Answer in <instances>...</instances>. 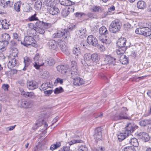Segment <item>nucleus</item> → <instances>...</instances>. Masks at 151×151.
Here are the masks:
<instances>
[{
	"label": "nucleus",
	"instance_id": "obj_1",
	"mask_svg": "<svg viewBox=\"0 0 151 151\" xmlns=\"http://www.w3.org/2000/svg\"><path fill=\"white\" fill-rule=\"evenodd\" d=\"M127 40L125 38L121 37L118 39L116 43V46L118 48L116 50V53L119 55L123 54L127 48L126 46Z\"/></svg>",
	"mask_w": 151,
	"mask_h": 151
},
{
	"label": "nucleus",
	"instance_id": "obj_2",
	"mask_svg": "<svg viewBox=\"0 0 151 151\" xmlns=\"http://www.w3.org/2000/svg\"><path fill=\"white\" fill-rule=\"evenodd\" d=\"M73 29L72 25H70L67 29H62L61 31H58L57 32L52 35V37L54 38H58L61 37L64 39H68L70 37V31Z\"/></svg>",
	"mask_w": 151,
	"mask_h": 151
},
{
	"label": "nucleus",
	"instance_id": "obj_3",
	"mask_svg": "<svg viewBox=\"0 0 151 151\" xmlns=\"http://www.w3.org/2000/svg\"><path fill=\"white\" fill-rule=\"evenodd\" d=\"M121 26V22L119 20H114L109 26V31L113 33L117 32L120 30Z\"/></svg>",
	"mask_w": 151,
	"mask_h": 151
},
{
	"label": "nucleus",
	"instance_id": "obj_4",
	"mask_svg": "<svg viewBox=\"0 0 151 151\" xmlns=\"http://www.w3.org/2000/svg\"><path fill=\"white\" fill-rule=\"evenodd\" d=\"M33 59L35 62L33 66L36 69H39L40 67L44 65L41 55L37 53L35 55Z\"/></svg>",
	"mask_w": 151,
	"mask_h": 151
},
{
	"label": "nucleus",
	"instance_id": "obj_5",
	"mask_svg": "<svg viewBox=\"0 0 151 151\" xmlns=\"http://www.w3.org/2000/svg\"><path fill=\"white\" fill-rule=\"evenodd\" d=\"M136 33L145 36H149L151 32V30L148 27H143L137 28L135 31Z\"/></svg>",
	"mask_w": 151,
	"mask_h": 151
},
{
	"label": "nucleus",
	"instance_id": "obj_6",
	"mask_svg": "<svg viewBox=\"0 0 151 151\" xmlns=\"http://www.w3.org/2000/svg\"><path fill=\"white\" fill-rule=\"evenodd\" d=\"M99 40L103 43V45L99 47V49L101 51H104L105 50V45L109 44L111 42V40L109 38L106 36H100Z\"/></svg>",
	"mask_w": 151,
	"mask_h": 151
},
{
	"label": "nucleus",
	"instance_id": "obj_7",
	"mask_svg": "<svg viewBox=\"0 0 151 151\" xmlns=\"http://www.w3.org/2000/svg\"><path fill=\"white\" fill-rule=\"evenodd\" d=\"M35 40L34 38L31 36H25L24 38L23 42H21V43L25 46L27 45H32L33 46L36 45L35 42Z\"/></svg>",
	"mask_w": 151,
	"mask_h": 151
},
{
	"label": "nucleus",
	"instance_id": "obj_8",
	"mask_svg": "<svg viewBox=\"0 0 151 151\" xmlns=\"http://www.w3.org/2000/svg\"><path fill=\"white\" fill-rule=\"evenodd\" d=\"M124 111L121 112L119 114L116 115L114 116V119L115 120H118L122 119H128L129 118L127 114L126 111L127 110V108L125 107H123Z\"/></svg>",
	"mask_w": 151,
	"mask_h": 151
},
{
	"label": "nucleus",
	"instance_id": "obj_9",
	"mask_svg": "<svg viewBox=\"0 0 151 151\" xmlns=\"http://www.w3.org/2000/svg\"><path fill=\"white\" fill-rule=\"evenodd\" d=\"M58 44L60 46L62 51L66 55H68L70 54L68 47L66 45L65 42L63 40L59 39L58 41Z\"/></svg>",
	"mask_w": 151,
	"mask_h": 151
},
{
	"label": "nucleus",
	"instance_id": "obj_10",
	"mask_svg": "<svg viewBox=\"0 0 151 151\" xmlns=\"http://www.w3.org/2000/svg\"><path fill=\"white\" fill-rule=\"evenodd\" d=\"M70 76L73 80V83L74 85L80 86L84 83L85 82L83 79L78 77L79 76L78 73V75L74 76L72 75Z\"/></svg>",
	"mask_w": 151,
	"mask_h": 151
},
{
	"label": "nucleus",
	"instance_id": "obj_11",
	"mask_svg": "<svg viewBox=\"0 0 151 151\" xmlns=\"http://www.w3.org/2000/svg\"><path fill=\"white\" fill-rule=\"evenodd\" d=\"M78 72L77 63L74 61H72L70 65V75H78Z\"/></svg>",
	"mask_w": 151,
	"mask_h": 151
},
{
	"label": "nucleus",
	"instance_id": "obj_12",
	"mask_svg": "<svg viewBox=\"0 0 151 151\" xmlns=\"http://www.w3.org/2000/svg\"><path fill=\"white\" fill-rule=\"evenodd\" d=\"M20 106L24 108H30L32 106L31 101L26 100L25 99H22L19 101Z\"/></svg>",
	"mask_w": 151,
	"mask_h": 151
},
{
	"label": "nucleus",
	"instance_id": "obj_13",
	"mask_svg": "<svg viewBox=\"0 0 151 151\" xmlns=\"http://www.w3.org/2000/svg\"><path fill=\"white\" fill-rule=\"evenodd\" d=\"M87 41L88 44L94 46H96L98 45V42L97 39L91 35L88 36Z\"/></svg>",
	"mask_w": 151,
	"mask_h": 151
},
{
	"label": "nucleus",
	"instance_id": "obj_14",
	"mask_svg": "<svg viewBox=\"0 0 151 151\" xmlns=\"http://www.w3.org/2000/svg\"><path fill=\"white\" fill-rule=\"evenodd\" d=\"M27 88L30 90H33L38 88V83L34 80L29 81L27 83Z\"/></svg>",
	"mask_w": 151,
	"mask_h": 151
},
{
	"label": "nucleus",
	"instance_id": "obj_15",
	"mask_svg": "<svg viewBox=\"0 0 151 151\" xmlns=\"http://www.w3.org/2000/svg\"><path fill=\"white\" fill-rule=\"evenodd\" d=\"M84 59L87 65H93V61L91 60V55L89 53L85 54L84 55Z\"/></svg>",
	"mask_w": 151,
	"mask_h": 151
},
{
	"label": "nucleus",
	"instance_id": "obj_16",
	"mask_svg": "<svg viewBox=\"0 0 151 151\" xmlns=\"http://www.w3.org/2000/svg\"><path fill=\"white\" fill-rule=\"evenodd\" d=\"M93 137L96 140H100L101 138V129L100 127L97 128L94 131Z\"/></svg>",
	"mask_w": 151,
	"mask_h": 151
},
{
	"label": "nucleus",
	"instance_id": "obj_17",
	"mask_svg": "<svg viewBox=\"0 0 151 151\" xmlns=\"http://www.w3.org/2000/svg\"><path fill=\"white\" fill-rule=\"evenodd\" d=\"M135 125L130 122L127 124L126 127L124 128V131L127 133V134H130L135 129Z\"/></svg>",
	"mask_w": 151,
	"mask_h": 151
},
{
	"label": "nucleus",
	"instance_id": "obj_18",
	"mask_svg": "<svg viewBox=\"0 0 151 151\" xmlns=\"http://www.w3.org/2000/svg\"><path fill=\"white\" fill-rule=\"evenodd\" d=\"M18 61L14 56L13 57L9 59V62L8 63V68H11L17 65Z\"/></svg>",
	"mask_w": 151,
	"mask_h": 151
},
{
	"label": "nucleus",
	"instance_id": "obj_19",
	"mask_svg": "<svg viewBox=\"0 0 151 151\" xmlns=\"http://www.w3.org/2000/svg\"><path fill=\"white\" fill-rule=\"evenodd\" d=\"M55 60L53 58L51 57L46 58L43 63L44 65L51 66L54 65L55 63Z\"/></svg>",
	"mask_w": 151,
	"mask_h": 151
},
{
	"label": "nucleus",
	"instance_id": "obj_20",
	"mask_svg": "<svg viewBox=\"0 0 151 151\" xmlns=\"http://www.w3.org/2000/svg\"><path fill=\"white\" fill-rule=\"evenodd\" d=\"M137 135L145 142L148 141L150 139V137L149 135L145 132H140L137 134Z\"/></svg>",
	"mask_w": 151,
	"mask_h": 151
},
{
	"label": "nucleus",
	"instance_id": "obj_21",
	"mask_svg": "<svg viewBox=\"0 0 151 151\" xmlns=\"http://www.w3.org/2000/svg\"><path fill=\"white\" fill-rule=\"evenodd\" d=\"M57 44L58 43L55 40H51L49 41L47 45L50 49L54 50L57 48Z\"/></svg>",
	"mask_w": 151,
	"mask_h": 151
},
{
	"label": "nucleus",
	"instance_id": "obj_22",
	"mask_svg": "<svg viewBox=\"0 0 151 151\" xmlns=\"http://www.w3.org/2000/svg\"><path fill=\"white\" fill-rule=\"evenodd\" d=\"M125 131H122V132H121L118 135V138L119 141L123 140L127 136H129V134H127Z\"/></svg>",
	"mask_w": 151,
	"mask_h": 151
},
{
	"label": "nucleus",
	"instance_id": "obj_23",
	"mask_svg": "<svg viewBox=\"0 0 151 151\" xmlns=\"http://www.w3.org/2000/svg\"><path fill=\"white\" fill-rule=\"evenodd\" d=\"M116 59L110 56H108L106 57L105 61L106 64H109L113 65H116Z\"/></svg>",
	"mask_w": 151,
	"mask_h": 151
},
{
	"label": "nucleus",
	"instance_id": "obj_24",
	"mask_svg": "<svg viewBox=\"0 0 151 151\" xmlns=\"http://www.w3.org/2000/svg\"><path fill=\"white\" fill-rule=\"evenodd\" d=\"M61 5L65 6H70L75 5V3L70 0H59Z\"/></svg>",
	"mask_w": 151,
	"mask_h": 151
},
{
	"label": "nucleus",
	"instance_id": "obj_25",
	"mask_svg": "<svg viewBox=\"0 0 151 151\" xmlns=\"http://www.w3.org/2000/svg\"><path fill=\"white\" fill-rule=\"evenodd\" d=\"M90 10L93 12L99 13L102 11V8L99 6L97 5H93L89 9Z\"/></svg>",
	"mask_w": 151,
	"mask_h": 151
},
{
	"label": "nucleus",
	"instance_id": "obj_26",
	"mask_svg": "<svg viewBox=\"0 0 151 151\" xmlns=\"http://www.w3.org/2000/svg\"><path fill=\"white\" fill-rule=\"evenodd\" d=\"M42 124H44V128L43 129V130L44 131H45L47 129L48 125L44 120H42L41 121H39L38 122L36 123L35 126L34 128V129H37V127H35L36 126H37V127H40Z\"/></svg>",
	"mask_w": 151,
	"mask_h": 151
},
{
	"label": "nucleus",
	"instance_id": "obj_27",
	"mask_svg": "<svg viewBox=\"0 0 151 151\" xmlns=\"http://www.w3.org/2000/svg\"><path fill=\"white\" fill-rule=\"evenodd\" d=\"M58 70L62 74H64L67 72V67L64 65H60L57 67Z\"/></svg>",
	"mask_w": 151,
	"mask_h": 151
},
{
	"label": "nucleus",
	"instance_id": "obj_28",
	"mask_svg": "<svg viewBox=\"0 0 151 151\" xmlns=\"http://www.w3.org/2000/svg\"><path fill=\"white\" fill-rule=\"evenodd\" d=\"M49 13L52 15H56L60 12L59 9L56 7L52 6L49 9Z\"/></svg>",
	"mask_w": 151,
	"mask_h": 151
},
{
	"label": "nucleus",
	"instance_id": "obj_29",
	"mask_svg": "<svg viewBox=\"0 0 151 151\" xmlns=\"http://www.w3.org/2000/svg\"><path fill=\"white\" fill-rule=\"evenodd\" d=\"M129 142L134 147H137L139 145V143L137 139L134 138H129Z\"/></svg>",
	"mask_w": 151,
	"mask_h": 151
},
{
	"label": "nucleus",
	"instance_id": "obj_30",
	"mask_svg": "<svg viewBox=\"0 0 151 151\" xmlns=\"http://www.w3.org/2000/svg\"><path fill=\"white\" fill-rule=\"evenodd\" d=\"M24 67L23 68V70H25L26 69V68L29 66L31 62V60L28 57L25 56L24 58Z\"/></svg>",
	"mask_w": 151,
	"mask_h": 151
},
{
	"label": "nucleus",
	"instance_id": "obj_31",
	"mask_svg": "<svg viewBox=\"0 0 151 151\" xmlns=\"http://www.w3.org/2000/svg\"><path fill=\"white\" fill-rule=\"evenodd\" d=\"M100 57L99 55L97 53H93L91 55V60L96 63L98 62L100 60Z\"/></svg>",
	"mask_w": 151,
	"mask_h": 151
},
{
	"label": "nucleus",
	"instance_id": "obj_32",
	"mask_svg": "<svg viewBox=\"0 0 151 151\" xmlns=\"http://www.w3.org/2000/svg\"><path fill=\"white\" fill-rule=\"evenodd\" d=\"M120 57V61L122 64H125L128 62V59L126 56L123 54Z\"/></svg>",
	"mask_w": 151,
	"mask_h": 151
},
{
	"label": "nucleus",
	"instance_id": "obj_33",
	"mask_svg": "<svg viewBox=\"0 0 151 151\" xmlns=\"http://www.w3.org/2000/svg\"><path fill=\"white\" fill-rule=\"evenodd\" d=\"M0 22L3 29H9V27L10 26V24L8 23V22L6 19L0 20Z\"/></svg>",
	"mask_w": 151,
	"mask_h": 151
},
{
	"label": "nucleus",
	"instance_id": "obj_34",
	"mask_svg": "<svg viewBox=\"0 0 151 151\" xmlns=\"http://www.w3.org/2000/svg\"><path fill=\"white\" fill-rule=\"evenodd\" d=\"M99 34L101 35V36H105L104 35L108 33V31L104 26H102L100 27L99 29Z\"/></svg>",
	"mask_w": 151,
	"mask_h": 151
},
{
	"label": "nucleus",
	"instance_id": "obj_35",
	"mask_svg": "<svg viewBox=\"0 0 151 151\" xmlns=\"http://www.w3.org/2000/svg\"><path fill=\"white\" fill-rule=\"evenodd\" d=\"M73 52L74 54L76 55V58H78V56L81 53V50L78 47H74L73 50Z\"/></svg>",
	"mask_w": 151,
	"mask_h": 151
},
{
	"label": "nucleus",
	"instance_id": "obj_36",
	"mask_svg": "<svg viewBox=\"0 0 151 151\" xmlns=\"http://www.w3.org/2000/svg\"><path fill=\"white\" fill-rule=\"evenodd\" d=\"M55 1V0H45L44 3L47 6L51 7L54 5Z\"/></svg>",
	"mask_w": 151,
	"mask_h": 151
},
{
	"label": "nucleus",
	"instance_id": "obj_37",
	"mask_svg": "<svg viewBox=\"0 0 151 151\" xmlns=\"http://www.w3.org/2000/svg\"><path fill=\"white\" fill-rule=\"evenodd\" d=\"M146 3L142 1H139L137 4V8L140 9H144L146 7Z\"/></svg>",
	"mask_w": 151,
	"mask_h": 151
},
{
	"label": "nucleus",
	"instance_id": "obj_38",
	"mask_svg": "<svg viewBox=\"0 0 151 151\" xmlns=\"http://www.w3.org/2000/svg\"><path fill=\"white\" fill-rule=\"evenodd\" d=\"M9 42H4V41L0 42V50L4 51L5 50L6 48V47L7 45L9 44Z\"/></svg>",
	"mask_w": 151,
	"mask_h": 151
},
{
	"label": "nucleus",
	"instance_id": "obj_39",
	"mask_svg": "<svg viewBox=\"0 0 151 151\" xmlns=\"http://www.w3.org/2000/svg\"><path fill=\"white\" fill-rule=\"evenodd\" d=\"M140 125L142 127H145L150 124V121L147 119L142 120L139 122Z\"/></svg>",
	"mask_w": 151,
	"mask_h": 151
},
{
	"label": "nucleus",
	"instance_id": "obj_40",
	"mask_svg": "<svg viewBox=\"0 0 151 151\" xmlns=\"http://www.w3.org/2000/svg\"><path fill=\"white\" fill-rule=\"evenodd\" d=\"M86 32V28L84 27L79 28L77 31V33L80 35H83L85 34Z\"/></svg>",
	"mask_w": 151,
	"mask_h": 151
},
{
	"label": "nucleus",
	"instance_id": "obj_41",
	"mask_svg": "<svg viewBox=\"0 0 151 151\" xmlns=\"http://www.w3.org/2000/svg\"><path fill=\"white\" fill-rule=\"evenodd\" d=\"M2 37L3 40L2 41L7 42H9V41L10 39V37L9 35L6 33L2 35Z\"/></svg>",
	"mask_w": 151,
	"mask_h": 151
},
{
	"label": "nucleus",
	"instance_id": "obj_42",
	"mask_svg": "<svg viewBox=\"0 0 151 151\" xmlns=\"http://www.w3.org/2000/svg\"><path fill=\"white\" fill-rule=\"evenodd\" d=\"M60 145L61 144L60 142H56V144H52L51 146L50 149L52 150H53L60 147Z\"/></svg>",
	"mask_w": 151,
	"mask_h": 151
},
{
	"label": "nucleus",
	"instance_id": "obj_43",
	"mask_svg": "<svg viewBox=\"0 0 151 151\" xmlns=\"http://www.w3.org/2000/svg\"><path fill=\"white\" fill-rule=\"evenodd\" d=\"M43 22L42 21H39V20H37L36 22L35 25V29L36 28H38L41 27H43Z\"/></svg>",
	"mask_w": 151,
	"mask_h": 151
},
{
	"label": "nucleus",
	"instance_id": "obj_44",
	"mask_svg": "<svg viewBox=\"0 0 151 151\" xmlns=\"http://www.w3.org/2000/svg\"><path fill=\"white\" fill-rule=\"evenodd\" d=\"M42 2L40 1H37L35 3V8L37 9H40L42 6Z\"/></svg>",
	"mask_w": 151,
	"mask_h": 151
},
{
	"label": "nucleus",
	"instance_id": "obj_45",
	"mask_svg": "<svg viewBox=\"0 0 151 151\" xmlns=\"http://www.w3.org/2000/svg\"><path fill=\"white\" fill-rule=\"evenodd\" d=\"M64 91L62 87H60L56 88L54 90V93L55 94H58Z\"/></svg>",
	"mask_w": 151,
	"mask_h": 151
},
{
	"label": "nucleus",
	"instance_id": "obj_46",
	"mask_svg": "<svg viewBox=\"0 0 151 151\" xmlns=\"http://www.w3.org/2000/svg\"><path fill=\"white\" fill-rule=\"evenodd\" d=\"M21 4L19 2H17L14 4V9L16 11L19 12L20 11V8Z\"/></svg>",
	"mask_w": 151,
	"mask_h": 151
},
{
	"label": "nucleus",
	"instance_id": "obj_47",
	"mask_svg": "<svg viewBox=\"0 0 151 151\" xmlns=\"http://www.w3.org/2000/svg\"><path fill=\"white\" fill-rule=\"evenodd\" d=\"M13 37L14 39H17L18 41H21V38L19 34L16 33H14L13 34Z\"/></svg>",
	"mask_w": 151,
	"mask_h": 151
},
{
	"label": "nucleus",
	"instance_id": "obj_48",
	"mask_svg": "<svg viewBox=\"0 0 151 151\" xmlns=\"http://www.w3.org/2000/svg\"><path fill=\"white\" fill-rule=\"evenodd\" d=\"M44 29L43 27H41L35 29V30L40 34H43L45 32Z\"/></svg>",
	"mask_w": 151,
	"mask_h": 151
},
{
	"label": "nucleus",
	"instance_id": "obj_49",
	"mask_svg": "<svg viewBox=\"0 0 151 151\" xmlns=\"http://www.w3.org/2000/svg\"><path fill=\"white\" fill-rule=\"evenodd\" d=\"M37 14L35 13L34 14L32 15L29 18V19L30 21H37L38 20V18L36 17Z\"/></svg>",
	"mask_w": 151,
	"mask_h": 151
},
{
	"label": "nucleus",
	"instance_id": "obj_50",
	"mask_svg": "<svg viewBox=\"0 0 151 151\" xmlns=\"http://www.w3.org/2000/svg\"><path fill=\"white\" fill-rule=\"evenodd\" d=\"M68 12L69 11H68V9L65 8L62 10L61 14L63 17H66L69 14V13Z\"/></svg>",
	"mask_w": 151,
	"mask_h": 151
},
{
	"label": "nucleus",
	"instance_id": "obj_51",
	"mask_svg": "<svg viewBox=\"0 0 151 151\" xmlns=\"http://www.w3.org/2000/svg\"><path fill=\"white\" fill-rule=\"evenodd\" d=\"M87 16L89 18L91 19L94 18H96V14L92 12L88 13L87 14Z\"/></svg>",
	"mask_w": 151,
	"mask_h": 151
},
{
	"label": "nucleus",
	"instance_id": "obj_52",
	"mask_svg": "<svg viewBox=\"0 0 151 151\" xmlns=\"http://www.w3.org/2000/svg\"><path fill=\"white\" fill-rule=\"evenodd\" d=\"M124 151H136L135 148L133 146L126 147L124 148Z\"/></svg>",
	"mask_w": 151,
	"mask_h": 151
},
{
	"label": "nucleus",
	"instance_id": "obj_53",
	"mask_svg": "<svg viewBox=\"0 0 151 151\" xmlns=\"http://www.w3.org/2000/svg\"><path fill=\"white\" fill-rule=\"evenodd\" d=\"M79 151H88V149L85 145L80 146L78 148Z\"/></svg>",
	"mask_w": 151,
	"mask_h": 151
},
{
	"label": "nucleus",
	"instance_id": "obj_54",
	"mask_svg": "<svg viewBox=\"0 0 151 151\" xmlns=\"http://www.w3.org/2000/svg\"><path fill=\"white\" fill-rule=\"evenodd\" d=\"M63 79L60 78H58L55 80L54 82V84L55 85H56L58 83H60V84H62L63 83Z\"/></svg>",
	"mask_w": 151,
	"mask_h": 151
},
{
	"label": "nucleus",
	"instance_id": "obj_55",
	"mask_svg": "<svg viewBox=\"0 0 151 151\" xmlns=\"http://www.w3.org/2000/svg\"><path fill=\"white\" fill-rule=\"evenodd\" d=\"M13 5V3L12 2H11L10 1H8L6 2V4L3 7L5 8V7H11Z\"/></svg>",
	"mask_w": 151,
	"mask_h": 151
},
{
	"label": "nucleus",
	"instance_id": "obj_56",
	"mask_svg": "<svg viewBox=\"0 0 151 151\" xmlns=\"http://www.w3.org/2000/svg\"><path fill=\"white\" fill-rule=\"evenodd\" d=\"M51 26V24L48 23H45L43 22V28L44 29H48Z\"/></svg>",
	"mask_w": 151,
	"mask_h": 151
},
{
	"label": "nucleus",
	"instance_id": "obj_57",
	"mask_svg": "<svg viewBox=\"0 0 151 151\" xmlns=\"http://www.w3.org/2000/svg\"><path fill=\"white\" fill-rule=\"evenodd\" d=\"M26 97H28L29 98H32L35 97V94L33 92H27L26 94Z\"/></svg>",
	"mask_w": 151,
	"mask_h": 151
},
{
	"label": "nucleus",
	"instance_id": "obj_58",
	"mask_svg": "<svg viewBox=\"0 0 151 151\" xmlns=\"http://www.w3.org/2000/svg\"><path fill=\"white\" fill-rule=\"evenodd\" d=\"M80 140H73L70 142H68L67 145L68 144L69 146L72 145L73 144L80 142Z\"/></svg>",
	"mask_w": 151,
	"mask_h": 151
},
{
	"label": "nucleus",
	"instance_id": "obj_59",
	"mask_svg": "<svg viewBox=\"0 0 151 151\" xmlns=\"http://www.w3.org/2000/svg\"><path fill=\"white\" fill-rule=\"evenodd\" d=\"M53 91V90H49L45 91H44V93L46 96H49L51 94Z\"/></svg>",
	"mask_w": 151,
	"mask_h": 151
},
{
	"label": "nucleus",
	"instance_id": "obj_60",
	"mask_svg": "<svg viewBox=\"0 0 151 151\" xmlns=\"http://www.w3.org/2000/svg\"><path fill=\"white\" fill-rule=\"evenodd\" d=\"M70 147L69 146H64L63 148L60 149L59 151H69Z\"/></svg>",
	"mask_w": 151,
	"mask_h": 151
},
{
	"label": "nucleus",
	"instance_id": "obj_61",
	"mask_svg": "<svg viewBox=\"0 0 151 151\" xmlns=\"http://www.w3.org/2000/svg\"><path fill=\"white\" fill-rule=\"evenodd\" d=\"M18 83L22 86H24L25 84V81L23 80H20L17 81Z\"/></svg>",
	"mask_w": 151,
	"mask_h": 151
},
{
	"label": "nucleus",
	"instance_id": "obj_62",
	"mask_svg": "<svg viewBox=\"0 0 151 151\" xmlns=\"http://www.w3.org/2000/svg\"><path fill=\"white\" fill-rule=\"evenodd\" d=\"M9 44L12 46H16L17 45V43L14 40H11L9 42Z\"/></svg>",
	"mask_w": 151,
	"mask_h": 151
},
{
	"label": "nucleus",
	"instance_id": "obj_63",
	"mask_svg": "<svg viewBox=\"0 0 151 151\" xmlns=\"http://www.w3.org/2000/svg\"><path fill=\"white\" fill-rule=\"evenodd\" d=\"M9 86L7 84H4L2 86V88L5 91H7L8 89Z\"/></svg>",
	"mask_w": 151,
	"mask_h": 151
},
{
	"label": "nucleus",
	"instance_id": "obj_64",
	"mask_svg": "<svg viewBox=\"0 0 151 151\" xmlns=\"http://www.w3.org/2000/svg\"><path fill=\"white\" fill-rule=\"evenodd\" d=\"M42 89L43 91L45 90L48 88V84L47 83H43L41 85Z\"/></svg>",
	"mask_w": 151,
	"mask_h": 151
}]
</instances>
